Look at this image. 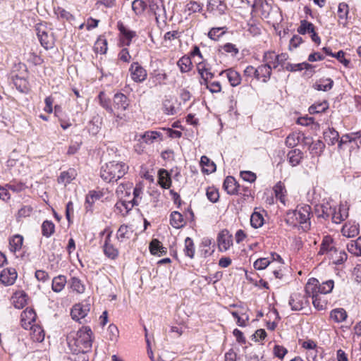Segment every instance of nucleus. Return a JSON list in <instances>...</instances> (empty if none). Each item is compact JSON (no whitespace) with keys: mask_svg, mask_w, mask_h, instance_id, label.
<instances>
[{"mask_svg":"<svg viewBox=\"0 0 361 361\" xmlns=\"http://www.w3.org/2000/svg\"><path fill=\"white\" fill-rule=\"evenodd\" d=\"M91 305L88 302H82L75 304L71 310V317L73 319L79 321L84 319L90 311Z\"/></svg>","mask_w":361,"mask_h":361,"instance_id":"9b49d317","label":"nucleus"},{"mask_svg":"<svg viewBox=\"0 0 361 361\" xmlns=\"http://www.w3.org/2000/svg\"><path fill=\"white\" fill-rule=\"evenodd\" d=\"M226 27H212L208 32V37L212 40H218L220 37L225 34Z\"/></svg>","mask_w":361,"mask_h":361,"instance_id":"de8ad7c7","label":"nucleus"},{"mask_svg":"<svg viewBox=\"0 0 361 361\" xmlns=\"http://www.w3.org/2000/svg\"><path fill=\"white\" fill-rule=\"evenodd\" d=\"M275 196L281 202L285 204L286 190L284 184L279 181L274 186Z\"/></svg>","mask_w":361,"mask_h":361,"instance_id":"ea45409f","label":"nucleus"},{"mask_svg":"<svg viewBox=\"0 0 361 361\" xmlns=\"http://www.w3.org/2000/svg\"><path fill=\"white\" fill-rule=\"evenodd\" d=\"M128 171V166L123 161H112L102 166L101 178L106 182H114L122 178Z\"/></svg>","mask_w":361,"mask_h":361,"instance_id":"f03ea898","label":"nucleus"},{"mask_svg":"<svg viewBox=\"0 0 361 361\" xmlns=\"http://www.w3.org/2000/svg\"><path fill=\"white\" fill-rule=\"evenodd\" d=\"M218 245L220 251H226L233 245L232 236L227 231H221L217 238Z\"/></svg>","mask_w":361,"mask_h":361,"instance_id":"f3484780","label":"nucleus"},{"mask_svg":"<svg viewBox=\"0 0 361 361\" xmlns=\"http://www.w3.org/2000/svg\"><path fill=\"white\" fill-rule=\"evenodd\" d=\"M71 287L74 291L78 293H82L85 290V286L82 284L80 280L75 277L71 279Z\"/></svg>","mask_w":361,"mask_h":361,"instance_id":"680f3d73","label":"nucleus"},{"mask_svg":"<svg viewBox=\"0 0 361 361\" xmlns=\"http://www.w3.org/2000/svg\"><path fill=\"white\" fill-rule=\"evenodd\" d=\"M287 353V349L282 345H276L274 348V355L280 359L283 358Z\"/></svg>","mask_w":361,"mask_h":361,"instance_id":"774afa93","label":"nucleus"},{"mask_svg":"<svg viewBox=\"0 0 361 361\" xmlns=\"http://www.w3.org/2000/svg\"><path fill=\"white\" fill-rule=\"evenodd\" d=\"M158 183L163 188L168 189L171 185V179L169 173L164 169L158 172Z\"/></svg>","mask_w":361,"mask_h":361,"instance_id":"393cba45","label":"nucleus"},{"mask_svg":"<svg viewBox=\"0 0 361 361\" xmlns=\"http://www.w3.org/2000/svg\"><path fill=\"white\" fill-rule=\"evenodd\" d=\"M202 171L207 173H211L216 171V164L207 156H202L200 160Z\"/></svg>","mask_w":361,"mask_h":361,"instance_id":"e433bc0d","label":"nucleus"},{"mask_svg":"<svg viewBox=\"0 0 361 361\" xmlns=\"http://www.w3.org/2000/svg\"><path fill=\"white\" fill-rule=\"evenodd\" d=\"M334 286V281L331 279L319 283L317 279L312 278L306 284V291L307 293L327 294L332 291Z\"/></svg>","mask_w":361,"mask_h":361,"instance_id":"423d86ee","label":"nucleus"},{"mask_svg":"<svg viewBox=\"0 0 361 361\" xmlns=\"http://www.w3.org/2000/svg\"><path fill=\"white\" fill-rule=\"evenodd\" d=\"M75 172L73 169H69L67 171L61 173L58 178L59 183H62L66 185L70 183L75 178Z\"/></svg>","mask_w":361,"mask_h":361,"instance_id":"4c0bfd02","label":"nucleus"},{"mask_svg":"<svg viewBox=\"0 0 361 361\" xmlns=\"http://www.w3.org/2000/svg\"><path fill=\"white\" fill-rule=\"evenodd\" d=\"M66 283V278L63 275H59L52 280L51 288L54 292L59 293L65 287Z\"/></svg>","mask_w":361,"mask_h":361,"instance_id":"2f4dec72","label":"nucleus"},{"mask_svg":"<svg viewBox=\"0 0 361 361\" xmlns=\"http://www.w3.org/2000/svg\"><path fill=\"white\" fill-rule=\"evenodd\" d=\"M341 233L345 237L353 238L359 233V225L354 222L345 223L341 229Z\"/></svg>","mask_w":361,"mask_h":361,"instance_id":"412c9836","label":"nucleus"},{"mask_svg":"<svg viewBox=\"0 0 361 361\" xmlns=\"http://www.w3.org/2000/svg\"><path fill=\"white\" fill-rule=\"evenodd\" d=\"M324 138L329 145H334L339 142V134L334 128H329L324 132Z\"/></svg>","mask_w":361,"mask_h":361,"instance_id":"bb28decb","label":"nucleus"},{"mask_svg":"<svg viewBox=\"0 0 361 361\" xmlns=\"http://www.w3.org/2000/svg\"><path fill=\"white\" fill-rule=\"evenodd\" d=\"M177 65L182 73H187L190 71L192 67L191 59L190 57L184 56L178 61Z\"/></svg>","mask_w":361,"mask_h":361,"instance_id":"a18cd8bd","label":"nucleus"},{"mask_svg":"<svg viewBox=\"0 0 361 361\" xmlns=\"http://www.w3.org/2000/svg\"><path fill=\"white\" fill-rule=\"evenodd\" d=\"M324 144L322 141L318 140L312 143L310 146V150L311 154L313 155H320L324 149Z\"/></svg>","mask_w":361,"mask_h":361,"instance_id":"8fccbe9b","label":"nucleus"},{"mask_svg":"<svg viewBox=\"0 0 361 361\" xmlns=\"http://www.w3.org/2000/svg\"><path fill=\"white\" fill-rule=\"evenodd\" d=\"M272 70L264 63L257 68V80L267 82L271 78Z\"/></svg>","mask_w":361,"mask_h":361,"instance_id":"aec40b11","label":"nucleus"},{"mask_svg":"<svg viewBox=\"0 0 361 361\" xmlns=\"http://www.w3.org/2000/svg\"><path fill=\"white\" fill-rule=\"evenodd\" d=\"M309 295L306 291L295 292L291 294L289 299V305L293 311L301 310L309 305Z\"/></svg>","mask_w":361,"mask_h":361,"instance_id":"6e6552de","label":"nucleus"},{"mask_svg":"<svg viewBox=\"0 0 361 361\" xmlns=\"http://www.w3.org/2000/svg\"><path fill=\"white\" fill-rule=\"evenodd\" d=\"M23 243V238L20 235H16L9 240V249L12 252L20 250Z\"/></svg>","mask_w":361,"mask_h":361,"instance_id":"f704fd0d","label":"nucleus"},{"mask_svg":"<svg viewBox=\"0 0 361 361\" xmlns=\"http://www.w3.org/2000/svg\"><path fill=\"white\" fill-rule=\"evenodd\" d=\"M334 85V81L331 78L320 79L317 81L314 85V89L318 91L327 92L330 90Z\"/></svg>","mask_w":361,"mask_h":361,"instance_id":"cd10ccee","label":"nucleus"},{"mask_svg":"<svg viewBox=\"0 0 361 361\" xmlns=\"http://www.w3.org/2000/svg\"><path fill=\"white\" fill-rule=\"evenodd\" d=\"M225 72L230 84L233 87H235L240 83L241 77L238 72L231 68L226 70Z\"/></svg>","mask_w":361,"mask_h":361,"instance_id":"a19ab883","label":"nucleus"},{"mask_svg":"<svg viewBox=\"0 0 361 361\" xmlns=\"http://www.w3.org/2000/svg\"><path fill=\"white\" fill-rule=\"evenodd\" d=\"M31 330V337L34 341L42 342L44 339V332L39 325L34 324L29 327Z\"/></svg>","mask_w":361,"mask_h":361,"instance_id":"72a5a7b5","label":"nucleus"},{"mask_svg":"<svg viewBox=\"0 0 361 361\" xmlns=\"http://www.w3.org/2000/svg\"><path fill=\"white\" fill-rule=\"evenodd\" d=\"M27 302V294L22 291L16 292L11 297V302L16 309H22L26 305Z\"/></svg>","mask_w":361,"mask_h":361,"instance_id":"6ab92c4d","label":"nucleus"},{"mask_svg":"<svg viewBox=\"0 0 361 361\" xmlns=\"http://www.w3.org/2000/svg\"><path fill=\"white\" fill-rule=\"evenodd\" d=\"M133 229L130 226L123 224L120 226L116 233V238L119 242L130 239L133 235Z\"/></svg>","mask_w":361,"mask_h":361,"instance_id":"4be33fe9","label":"nucleus"},{"mask_svg":"<svg viewBox=\"0 0 361 361\" xmlns=\"http://www.w3.org/2000/svg\"><path fill=\"white\" fill-rule=\"evenodd\" d=\"M314 30V27L312 23L302 20L300 21V27L298 28V32L301 35H305L307 32H313Z\"/></svg>","mask_w":361,"mask_h":361,"instance_id":"3c124183","label":"nucleus"},{"mask_svg":"<svg viewBox=\"0 0 361 361\" xmlns=\"http://www.w3.org/2000/svg\"><path fill=\"white\" fill-rule=\"evenodd\" d=\"M347 312L343 308H336L331 311L330 318L336 323L344 322L347 318Z\"/></svg>","mask_w":361,"mask_h":361,"instance_id":"c756f323","label":"nucleus"},{"mask_svg":"<svg viewBox=\"0 0 361 361\" xmlns=\"http://www.w3.org/2000/svg\"><path fill=\"white\" fill-rule=\"evenodd\" d=\"M54 13L58 18L64 19L68 21H71L74 19L71 13L59 6L54 8Z\"/></svg>","mask_w":361,"mask_h":361,"instance_id":"603ef678","label":"nucleus"},{"mask_svg":"<svg viewBox=\"0 0 361 361\" xmlns=\"http://www.w3.org/2000/svg\"><path fill=\"white\" fill-rule=\"evenodd\" d=\"M113 231H109V234L105 236L104 245L102 246L104 255L111 259H115L118 257L119 252L118 250L111 243V235Z\"/></svg>","mask_w":361,"mask_h":361,"instance_id":"f8f14e48","label":"nucleus"},{"mask_svg":"<svg viewBox=\"0 0 361 361\" xmlns=\"http://www.w3.org/2000/svg\"><path fill=\"white\" fill-rule=\"evenodd\" d=\"M146 6V3L142 0H135L132 3V9L136 15L142 14Z\"/></svg>","mask_w":361,"mask_h":361,"instance_id":"13d9d810","label":"nucleus"},{"mask_svg":"<svg viewBox=\"0 0 361 361\" xmlns=\"http://www.w3.org/2000/svg\"><path fill=\"white\" fill-rule=\"evenodd\" d=\"M17 279V272L15 269H4L0 274V281L6 286L13 284Z\"/></svg>","mask_w":361,"mask_h":361,"instance_id":"dca6fc26","label":"nucleus"},{"mask_svg":"<svg viewBox=\"0 0 361 361\" xmlns=\"http://www.w3.org/2000/svg\"><path fill=\"white\" fill-rule=\"evenodd\" d=\"M149 10L154 13L155 16L158 14V12L161 10V1L160 0H149ZM157 18V17H156Z\"/></svg>","mask_w":361,"mask_h":361,"instance_id":"0e129e2a","label":"nucleus"},{"mask_svg":"<svg viewBox=\"0 0 361 361\" xmlns=\"http://www.w3.org/2000/svg\"><path fill=\"white\" fill-rule=\"evenodd\" d=\"M131 79L137 83L144 82L147 76V71L137 62H133L129 68Z\"/></svg>","mask_w":361,"mask_h":361,"instance_id":"9d476101","label":"nucleus"},{"mask_svg":"<svg viewBox=\"0 0 361 361\" xmlns=\"http://www.w3.org/2000/svg\"><path fill=\"white\" fill-rule=\"evenodd\" d=\"M300 133H293L286 137V145L289 147H294L300 142Z\"/></svg>","mask_w":361,"mask_h":361,"instance_id":"5fc2aeb1","label":"nucleus"},{"mask_svg":"<svg viewBox=\"0 0 361 361\" xmlns=\"http://www.w3.org/2000/svg\"><path fill=\"white\" fill-rule=\"evenodd\" d=\"M310 210L311 207L307 204L297 207L296 209L288 211L286 213V221L290 226H297L298 225H301L303 230H307L310 226L309 222Z\"/></svg>","mask_w":361,"mask_h":361,"instance_id":"7ed1b4c3","label":"nucleus"},{"mask_svg":"<svg viewBox=\"0 0 361 361\" xmlns=\"http://www.w3.org/2000/svg\"><path fill=\"white\" fill-rule=\"evenodd\" d=\"M240 177L247 182L253 183L255 181L256 174L252 171H245L240 172Z\"/></svg>","mask_w":361,"mask_h":361,"instance_id":"338daca9","label":"nucleus"},{"mask_svg":"<svg viewBox=\"0 0 361 361\" xmlns=\"http://www.w3.org/2000/svg\"><path fill=\"white\" fill-rule=\"evenodd\" d=\"M98 99L100 105L105 109L109 113H114V109L111 105V101L109 99L106 98L105 94L103 92H101L98 95Z\"/></svg>","mask_w":361,"mask_h":361,"instance_id":"864d4df0","label":"nucleus"},{"mask_svg":"<svg viewBox=\"0 0 361 361\" xmlns=\"http://www.w3.org/2000/svg\"><path fill=\"white\" fill-rule=\"evenodd\" d=\"M171 225L176 228H180L184 226V219L178 212H173L170 216Z\"/></svg>","mask_w":361,"mask_h":361,"instance_id":"c9c22d12","label":"nucleus"},{"mask_svg":"<svg viewBox=\"0 0 361 361\" xmlns=\"http://www.w3.org/2000/svg\"><path fill=\"white\" fill-rule=\"evenodd\" d=\"M37 314L35 310L32 308H26L21 313V325L25 329H28L29 327L35 324Z\"/></svg>","mask_w":361,"mask_h":361,"instance_id":"4468645a","label":"nucleus"},{"mask_svg":"<svg viewBox=\"0 0 361 361\" xmlns=\"http://www.w3.org/2000/svg\"><path fill=\"white\" fill-rule=\"evenodd\" d=\"M118 29L121 35V42L123 46H129L132 39L137 36L136 32L128 29L122 23H118Z\"/></svg>","mask_w":361,"mask_h":361,"instance_id":"2eb2a0df","label":"nucleus"},{"mask_svg":"<svg viewBox=\"0 0 361 361\" xmlns=\"http://www.w3.org/2000/svg\"><path fill=\"white\" fill-rule=\"evenodd\" d=\"M318 254L328 255L336 264H340L347 259L346 253L336 248V243L330 235H325L323 238Z\"/></svg>","mask_w":361,"mask_h":361,"instance_id":"20e7f679","label":"nucleus"},{"mask_svg":"<svg viewBox=\"0 0 361 361\" xmlns=\"http://www.w3.org/2000/svg\"><path fill=\"white\" fill-rule=\"evenodd\" d=\"M55 231V225L51 221L46 220L42 224V233L46 238L51 237Z\"/></svg>","mask_w":361,"mask_h":361,"instance_id":"79ce46f5","label":"nucleus"},{"mask_svg":"<svg viewBox=\"0 0 361 361\" xmlns=\"http://www.w3.org/2000/svg\"><path fill=\"white\" fill-rule=\"evenodd\" d=\"M113 102L114 108L116 110L125 111L129 106L128 97L121 92L114 94Z\"/></svg>","mask_w":361,"mask_h":361,"instance_id":"a211bd4d","label":"nucleus"},{"mask_svg":"<svg viewBox=\"0 0 361 361\" xmlns=\"http://www.w3.org/2000/svg\"><path fill=\"white\" fill-rule=\"evenodd\" d=\"M206 195L212 202H216L219 198V191L214 187H209L207 189Z\"/></svg>","mask_w":361,"mask_h":361,"instance_id":"052dcab7","label":"nucleus"},{"mask_svg":"<svg viewBox=\"0 0 361 361\" xmlns=\"http://www.w3.org/2000/svg\"><path fill=\"white\" fill-rule=\"evenodd\" d=\"M328 103L326 102H323L317 104L312 105L309 108V112L311 114L322 113L326 111L328 109Z\"/></svg>","mask_w":361,"mask_h":361,"instance_id":"4d7b16f0","label":"nucleus"},{"mask_svg":"<svg viewBox=\"0 0 361 361\" xmlns=\"http://www.w3.org/2000/svg\"><path fill=\"white\" fill-rule=\"evenodd\" d=\"M197 70L201 78L206 82L209 79L213 78V73L209 71V68L207 67V65L204 62H199L197 63Z\"/></svg>","mask_w":361,"mask_h":361,"instance_id":"58836bf2","label":"nucleus"},{"mask_svg":"<svg viewBox=\"0 0 361 361\" xmlns=\"http://www.w3.org/2000/svg\"><path fill=\"white\" fill-rule=\"evenodd\" d=\"M68 344L76 354H84L90 350L92 345V331L89 326H82L76 332H71L68 336ZM82 361H87L82 358Z\"/></svg>","mask_w":361,"mask_h":361,"instance_id":"f257e3e1","label":"nucleus"},{"mask_svg":"<svg viewBox=\"0 0 361 361\" xmlns=\"http://www.w3.org/2000/svg\"><path fill=\"white\" fill-rule=\"evenodd\" d=\"M360 132L343 135L338 142V148L341 149L343 144L355 141L357 138L360 137Z\"/></svg>","mask_w":361,"mask_h":361,"instance_id":"09e8293b","label":"nucleus"},{"mask_svg":"<svg viewBox=\"0 0 361 361\" xmlns=\"http://www.w3.org/2000/svg\"><path fill=\"white\" fill-rule=\"evenodd\" d=\"M348 13L349 8L348 4L345 3H340L337 11L338 22L340 24H342L343 25H346Z\"/></svg>","mask_w":361,"mask_h":361,"instance_id":"c85d7f7f","label":"nucleus"},{"mask_svg":"<svg viewBox=\"0 0 361 361\" xmlns=\"http://www.w3.org/2000/svg\"><path fill=\"white\" fill-rule=\"evenodd\" d=\"M36 32L40 44L43 47L48 49L53 47L54 37L52 33L44 24H37L36 25Z\"/></svg>","mask_w":361,"mask_h":361,"instance_id":"1a4fd4ad","label":"nucleus"},{"mask_svg":"<svg viewBox=\"0 0 361 361\" xmlns=\"http://www.w3.org/2000/svg\"><path fill=\"white\" fill-rule=\"evenodd\" d=\"M6 188L14 192H19L25 190V185L21 182H11L6 184Z\"/></svg>","mask_w":361,"mask_h":361,"instance_id":"e2e57ef3","label":"nucleus"},{"mask_svg":"<svg viewBox=\"0 0 361 361\" xmlns=\"http://www.w3.org/2000/svg\"><path fill=\"white\" fill-rule=\"evenodd\" d=\"M309 297L312 298V304L317 310H324L326 308L327 302L322 299L319 293H308Z\"/></svg>","mask_w":361,"mask_h":361,"instance_id":"473e14b6","label":"nucleus"},{"mask_svg":"<svg viewBox=\"0 0 361 361\" xmlns=\"http://www.w3.org/2000/svg\"><path fill=\"white\" fill-rule=\"evenodd\" d=\"M138 203L135 200L121 199L115 204V212L121 216H126L133 207Z\"/></svg>","mask_w":361,"mask_h":361,"instance_id":"ddd939ff","label":"nucleus"},{"mask_svg":"<svg viewBox=\"0 0 361 361\" xmlns=\"http://www.w3.org/2000/svg\"><path fill=\"white\" fill-rule=\"evenodd\" d=\"M271 261L269 257L259 258L254 262V267L257 270H263L269 265H271Z\"/></svg>","mask_w":361,"mask_h":361,"instance_id":"bf43d9fd","label":"nucleus"},{"mask_svg":"<svg viewBox=\"0 0 361 361\" xmlns=\"http://www.w3.org/2000/svg\"><path fill=\"white\" fill-rule=\"evenodd\" d=\"M348 251L355 256H361V236L347 244Z\"/></svg>","mask_w":361,"mask_h":361,"instance_id":"7c9ffc66","label":"nucleus"},{"mask_svg":"<svg viewBox=\"0 0 361 361\" xmlns=\"http://www.w3.org/2000/svg\"><path fill=\"white\" fill-rule=\"evenodd\" d=\"M288 58L289 56L287 53L278 54L274 51H267L263 54L262 62L273 70L276 69L279 66L283 67Z\"/></svg>","mask_w":361,"mask_h":361,"instance_id":"0eeeda50","label":"nucleus"},{"mask_svg":"<svg viewBox=\"0 0 361 361\" xmlns=\"http://www.w3.org/2000/svg\"><path fill=\"white\" fill-rule=\"evenodd\" d=\"M161 134L157 131H147L142 135V139L146 144H152L161 137Z\"/></svg>","mask_w":361,"mask_h":361,"instance_id":"49530a36","label":"nucleus"},{"mask_svg":"<svg viewBox=\"0 0 361 361\" xmlns=\"http://www.w3.org/2000/svg\"><path fill=\"white\" fill-rule=\"evenodd\" d=\"M149 250L152 255L161 256L166 253V248L157 239H153L149 244Z\"/></svg>","mask_w":361,"mask_h":361,"instance_id":"a878e982","label":"nucleus"},{"mask_svg":"<svg viewBox=\"0 0 361 361\" xmlns=\"http://www.w3.org/2000/svg\"><path fill=\"white\" fill-rule=\"evenodd\" d=\"M264 217L260 212L255 211L250 217V224L255 228H260L264 224Z\"/></svg>","mask_w":361,"mask_h":361,"instance_id":"c03bdc74","label":"nucleus"},{"mask_svg":"<svg viewBox=\"0 0 361 361\" xmlns=\"http://www.w3.org/2000/svg\"><path fill=\"white\" fill-rule=\"evenodd\" d=\"M322 216L327 218L331 216L332 221L341 224L348 216V208L346 205L341 204L338 207L330 202L322 205Z\"/></svg>","mask_w":361,"mask_h":361,"instance_id":"39448f33","label":"nucleus"},{"mask_svg":"<svg viewBox=\"0 0 361 361\" xmlns=\"http://www.w3.org/2000/svg\"><path fill=\"white\" fill-rule=\"evenodd\" d=\"M201 84L205 85L207 88L212 93H217L221 90V87L219 82H213L209 84L207 81V82L204 81V82H202Z\"/></svg>","mask_w":361,"mask_h":361,"instance_id":"69168bd1","label":"nucleus"},{"mask_svg":"<svg viewBox=\"0 0 361 361\" xmlns=\"http://www.w3.org/2000/svg\"><path fill=\"white\" fill-rule=\"evenodd\" d=\"M183 252L185 256L188 257L190 259H192L195 255V245L193 240L190 237H187L185 239V247L183 249Z\"/></svg>","mask_w":361,"mask_h":361,"instance_id":"37998d69","label":"nucleus"},{"mask_svg":"<svg viewBox=\"0 0 361 361\" xmlns=\"http://www.w3.org/2000/svg\"><path fill=\"white\" fill-rule=\"evenodd\" d=\"M203 5L197 1H190L185 6V11L189 13V15L200 12L202 9Z\"/></svg>","mask_w":361,"mask_h":361,"instance_id":"6e6d98bb","label":"nucleus"},{"mask_svg":"<svg viewBox=\"0 0 361 361\" xmlns=\"http://www.w3.org/2000/svg\"><path fill=\"white\" fill-rule=\"evenodd\" d=\"M223 188L228 194L235 195L238 192L239 185L233 177L228 176L224 180Z\"/></svg>","mask_w":361,"mask_h":361,"instance_id":"5701e85b","label":"nucleus"},{"mask_svg":"<svg viewBox=\"0 0 361 361\" xmlns=\"http://www.w3.org/2000/svg\"><path fill=\"white\" fill-rule=\"evenodd\" d=\"M287 158L289 164L292 166H296L300 164L303 159V153L299 149H294L288 153Z\"/></svg>","mask_w":361,"mask_h":361,"instance_id":"b1692460","label":"nucleus"}]
</instances>
